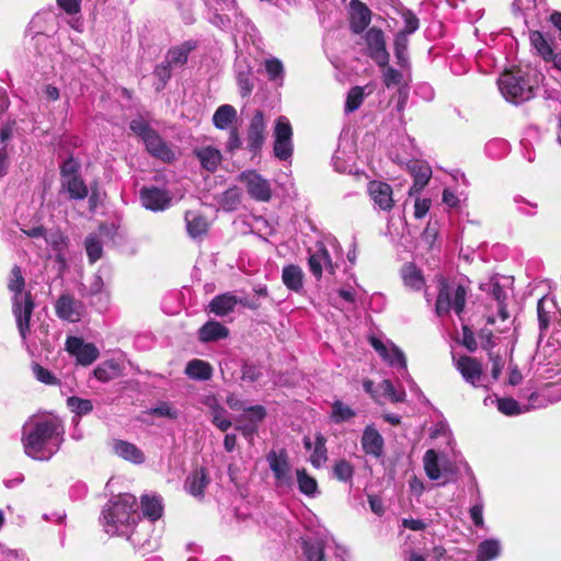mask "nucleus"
I'll return each instance as SVG.
<instances>
[{
	"mask_svg": "<svg viewBox=\"0 0 561 561\" xmlns=\"http://www.w3.org/2000/svg\"><path fill=\"white\" fill-rule=\"evenodd\" d=\"M62 421L57 416L30 419L23 426L21 442L26 456L49 460L60 449L65 438Z\"/></svg>",
	"mask_w": 561,
	"mask_h": 561,
	"instance_id": "1",
	"label": "nucleus"
},
{
	"mask_svg": "<svg viewBox=\"0 0 561 561\" xmlns=\"http://www.w3.org/2000/svg\"><path fill=\"white\" fill-rule=\"evenodd\" d=\"M137 507L134 495L128 493L119 495L103 510L104 530L112 536H125L135 546H142L145 540L139 536V528L147 529L150 525L141 522Z\"/></svg>",
	"mask_w": 561,
	"mask_h": 561,
	"instance_id": "2",
	"label": "nucleus"
},
{
	"mask_svg": "<svg viewBox=\"0 0 561 561\" xmlns=\"http://www.w3.org/2000/svg\"><path fill=\"white\" fill-rule=\"evenodd\" d=\"M25 282L19 266H13L10 273L8 288L13 294L12 312L15 318L19 333L26 341L30 333V319L34 310L31 293L24 290Z\"/></svg>",
	"mask_w": 561,
	"mask_h": 561,
	"instance_id": "3",
	"label": "nucleus"
},
{
	"mask_svg": "<svg viewBox=\"0 0 561 561\" xmlns=\"http://www.w3.org/2000/svg\"><path fill=\"white\" fill-rule=\"evenodd\" d=\"M497 85L506 101L520 104L535 96L537 80L529 72L517 69L501 75Z\"/></svg>",
	"mask_w": 561,
	"mask_h": 561,
	"instance_id": "4",
	"label": "nucleus"
},
{
	"mask_svg": "<svg viewBox=\"0 0 561 561\" xmlns=\"http://www.w3.org/2000/svg\"><path fill=\"white\" fill-rule=\"evenodd\" d=\"M481 289L485 290L491 298V301L486 305V323L495 325L500 323L496 330L499 332H505L510 329V314L506 310V293L503 287L495 280H490L486 284L481 285Z\"/></svg>",
	"mask_w": 561,
	"mask_h": 561,
	"instance_id": "5",
	"label": "nucleus"
},
{
	"mask_svg": "<svg viewBox=\"0 0 561 561\" xmlns=\"http://www.w3.org/2000/svg\"><path fill=\"white\" fill-rule=\"evenodd\" d=\"M467 291L463 286L449 284L442 279L438 286V295L435 304L437 316L443 317L451 310L458 316L462 312L466 304Z\"/></svg>",
	"mask_w": 561,
	"mask_h": 561,
	"instance_id": "6",
	"label": "nucleus"
},
{
	"mask_svg": "<svg viewBox=\"0 0 561 561\" xmlns=\"http://www.w3.org/2000/svg\"><path fill=\"white\" fill-rule=\"evenodd\" d=\"M266 461L274 477L275 489L283 493L290 492L294 486V477L287 451L271 450L266 455Z\"/></svg>",
	"mask_w": 561,
	"mask_h": 561,
	"instance_id": "7",
	"label": "nucleus"
},
{
	"mask_svg": "<svg viewBox=\"0 0 561 561\" xmlns=\"http://www.w3.org/2000/svg\"><path fill=\"white\" fill-rule=\"evenodd\" d=\"M293 128L286 116L276 119L274 128V154L279 160H288L293 154Z\"/></svg>",
	"mask_w": 561,
	"mask_h": 561,
	"instance_id": "8",
	"label": "nucleus"
},
{
	"mask_svg": "<svg viewBox=\"0 0 561 561\" xmlns=\"http://www.w3.org/2000/svg\"><path fill=\"white\" fill-rule=\"evenodd\" d=\"M248 194L257 202H268L272 197V188L270 182L255 171H244L239 175Z\"/></svg>",
	"mask_w": 561,
	"mask_h": 561,
	"instance_id": "9",
	"label": "nucleus"
},
{
	"mask_svg": "<svg viewBox=\"0 0 561 561\" xmlns=\"http://www.w3.org/2000/svg\"><path fill=\"white\" fill-rule=\"evenodd\" d=\"M266 124L262 111H255L247 129V149L257 156L266 139Z\"/></svg>",
	"mask_w": 561,
	"mask_h": 561,
	"instance_id": "10",
	"label": "nucleus"
},
{
	"mask_svg": "<svg viewBox=\"0 0 561 561\" xmlns=\"http://www.w3.org/2000/svg\"><path fill=\"white\" fill-rule=\"evenodd\" d=\"M265 416L266 410L263 405L247 407L239 417L238 422L240 424L237 425L236 428L240 431L247 439H252Z\"/></svg>",
	"mask_w": 561,
	"mask_h": 561,
	"instance_id": "11",
	"label": "nucleus"
},
{
	"mask_svg": "<svg viewBox=\"0 0 561 561\" xmlns=\"http://www.w3.org/2000/svg\"><path fill=\"white\" fill-rule=\"evenodd\" d=\"M368 56L379 66L386 67L389 64V53L386 48L383 32L371 27L365 35Z\"/></svg>",
	"mask_w": 561,
	"mask_h": 561,
	"instance_id": "12",
	"label": "nucleus"
},
{
	"mask_svg": "<svg viewBox=\"0 0 561 561\" xmlns=\"http://www.w3.org/2000/svg\"><path fill=\"white\" fill-rule=\"evenodd\" d=\"M55 310L61 320L71 323L80 321L85 313L83 302L68 294H64L58 298Z\"/></svg>",
	"mask_w": 561,
	"mask_h": 561,
	"instance_id": "13",
	"label": "nucleus"
},
{
	"mask_svg": "<svg viewBox=\"0 0 561 561\" xmlns=\"http://www.w3.org/2000/svg\"><path fill=\"white\" fill-rule=\"evenodd\" d=\"M423 466L428 479L436 481L444 478L440 484H446L449 481L447 474L455 472L451 462L444 461L440 463L438 455L434 449L426 450L423 457Z\"/></svg>",
	"mask_w": 561,
	"mask_h": 561,
	"instance_id": "14",
	"label": "nucleus"
},
{
	"mask_svg": "<svg viewBox=\"0 0 561 561\" xmlns=\"http://www.w3.org/2000/svg\"><path fill=\"white\" fill-rule=\"evenodd\" d=\"M66 350L83 366L91 365L100 355L98 347L92 343H85L77 336H69L66 341Z\"/></svg>",
	"mask_w": 561,
	"mask_h": 561,
	"instance_id": "15",
	"label": "nucleus"
},
{
	"mask_svg": "<svg viewBox=\"0 0 561 561\" xmlns=\"http://www.w3.org/2000/svg\"><path fill=\"white\" fill-rule=\"evenodd\" d=\"M370 344L380 357L386 360L389 365L398 368L405 369L407 360L403 352L399 350L391 342H382L381 340L373 336L370 337Z\"/></svg>",
	"mask_w": 561,
	"mask_h": 561,
	"instance_id": "16",
	"label": "nucleus"
},
{
	"mask_svg": "<svg viewBox=\"0 0 561 561\" xmlns=\"http://www.w3.org/2000/svg\"><path fill=\"white\" fill-rule=\"evenodd\" d=\"M457 370L461 374L466 382L473 387L480 386V381L483 374L482 364L474 357L460 356L454 358Z\"/></svg>",
	"mask_w": 561,
	"mask_h": 561,
	"instance_id": "17",
	"label": "nucleus"
},
{
	"mask_svg": "<svg viewBox=\"0 0 561 561\" xmlns=\"http://www.w3.org/2000/svg\"><path fill=\"white\" fill-rule=\"evenodd\" d=\"M140 199L147 209L153 211L164 210L171 203V196L167 191L153 186L144 187L140 191Z\"/></svg>",
	"mask_w": 561,
	"mask_h": 561,
	"instance_id": "18",
	"label": "nucleus"
},
{
	"mask_svg": "<svg viewBox=\"0 0 561 561\" xmlns=\"http://www.w3.org/2000/svg\"><path fill=\"white\" fill-rule=\"evenodd\" d=\"M364 453L374 458H380L383 455L385 440L379 431L373 425H367L360 438Z\"/></svg>",
	"mask_w": 561,
	"mask_h": 561,
	"instance_id": "19",
	"label": "nucleus"
},
{
	"mask_svg": "<svg viewBox=\"0 0 561 561\" xmlns=\"http://www.w3.org/2000/svg\"><path fill=\"white\" fill-rule=\"evenodd\" d=\"M368 192L379 209L389 211L393 207L392 188L388 183L373 181L369 183Z\"/></svg>",
	"mask_w": 561,
	"mask_h": 561,
	"instance_id": "20",
	"label": "nucleus"
},
{
	"mask_svg": "<svg viewBox=\"0 0 561 561\" xmlns=\"http://www.w3.org/2000/svg\"><path fill=\"white\" fill-rule=\"evenodd\" d=\"M111 447H112L113 453L117 457H119L126 461H129L134 465H141L146 460V456H145L144 451L139 447H137L135 444L129 443L127 440L114 439L111 443Z\"/></svg>",
	"mask_w": 561,
	"mask_h": 561,
	"instance_id": "21",
	"label": "nucleus"
},
{
	"mask_svg": "<svg viewBox=\"0 0 561 561\" xmlns=\"http://www.w3.org/2000/svg\"><path fill=\"white\" fill-rule=\"evenodd\" d=\"M351 10V30L359 34L370 23L371 12L368 7L359 0H352L350 2Z\"/></svg>",
	"mask_w": 561,
	"mask_h": 561,
	"instance_id": "22",
	"label": "nucleus"
},
{
	"mask_svg": "<svg viewBox=\"0 0 561 561\" xmlns=\"http://www.w3.org/2000/svg\"><path fill=\"white\" fill-rule=\"evenodd\" d=\"M309 268L314 277L320 278L325 267L330 273L334 272L331 256L325 247L321 243L317 247L314 253L309 256Z\"/></svg>",
	"mask_w": 561,
	"mask_h": 561,
	"instance_id": "23",
	"label": "nucleus"
},
{
	"mask_svg": "<svg viewBox=\"0 0 561 561\" xmlns=\"http://www.w3.org/2000/svg\"><path fill=\"white\" fill-rule=\"evenodd\" d=\"M205 404L209 409L211 423L222 432L228 431L232 425L228 411L218 403L215 397H208Z\"/></svg>",
	"mask_w": 561,
	"mask_h": 561,
	"instance_id": "24",
	"label": "nucleus"
},
{
	"mask_svg": "<svg viewBox=\"0 0 561 561\" xmlns=\"http://www.w3.org/2000/svg\"><path fill=\"white\" fill-rule=\"evenodd\" d=\"M305 274L300 266L289 264L283 267V284L291 291L300 293L304 289Z\"/></svg>",
	"mask_w": 561,
	"mask_h": 561,
	"instance_id": "25",
	"label": "nucleus"
},
{
	"mask_svg": "<svg viewBox=\"0 0 561 561\" xmlns=\"http://www.w3.org/2000/svg\"><path fill=\"white\" fill-rule=\"evenodd\" d=\"M383 68V83L387 88L398 87L400 94V104H402L407 98L408 91V79L404 78L403 72L387 65Z\"/></svg>",
	"mask_w": 561,
	"mask_h": 561,
	"instance_id": "26",
	"label": "nucleus"
},
{
	"mask_svg": "<svg viewBox=\"0 0 561 561\" xmlns=\"http://www.w3.org/2000/svg\"><path fill=\"white\" fill-rule=\"evenodd\" d=\"M144 142L147 150L154 157H158L163 161H170L173 159V152L154 130L144 139Z\"/></svg>",
	"mask_w": 561,
	"mask_h": 561,
	"instance_id": "27",
	"label": "nucleus"
},
{
	"mask_svg": "<svg viewBox=\"0 0 561 561\" xmlns=\"http://www.w3.org/2000/svg\"><path fill=\"white\" fill-rule=\"evenodd\" d=\"M239 302L237 296L231 293H225L216 296L209 302L210 312L215 313L218 317H224L229 312L233 311L234 307Z\"/></svg>",
	"mask_w": 561,
	"mask_h": 561,
	"instance_id": "28",
	"label": "nucleus"
},
{
	"mask_svg": "<svg viewBox=\"0 0 561 561\" xmlns=\"http://www.w3.org/2000/svg\"><path fill=\"white\" fill-rule=\"evenodd\" d=\"M409 168L414 178V184L410 188V194H412L413 192L421 191L427 184L432 176V169L422 161H413Z\"/></svg>",
	"mask_w": 561,
	"mask_h": 561,
	"instance_id": "29",
	"label": "nucleus"
},
{
	"mask_svg": "<svg viewBox=\"0 0 561 561\" xmlns=\"http://www.w3.org/2000/svg\"><path fill=\"white\" fill-rule=\"evenodd\" d=\"M196 45L193 42H185L168 50L165 60L173 67H182L186 64L188 54L195 49Z\"/></svg>",
	"mask_w": 561,
	"mask_h": 561,
	"instance_id": "30",
	"label": "nucleus"
},
{
	"mask_svg": "<svg viewBox=\"0 0 561 561\" xmlns=\"http://www.w3.org/2000/svg\"><path fill=\"white\" fill-rule=\"evenodd\" d=\"M296 480L300 493L308 497L319 495V486L317 480L310 476L305 468L296 469Z\"/></svg>",
	"mask_w": 561,
	"mask_h": 561,
	"instance_id": "31",
	"label": "nucleus"
},
{
	"mask_svg": "<svg viewBox=\"0 0 561 561\" xmlns=\"http://www.w3.org/2000/svg\"><path fill=\"white\" fill-rule=\"evenodd\" d=\"M195 153L202 167L210 172L215 171L222 160L221 152L211 146L196 149Z\"/></svg>",
	"mask_w": 561,
	"mask_h": 561,
	"instance_id": "32",
	"label": "nucleus"
},
{
	"mask_svg": "<svg viewBox=\"0 0 561 561\" xmlns=\"http://www.w3.org/2000/svg\"><path fill=\"white\" fill-rule=\"evenodd\" d=\"M502 545L499 539H486L478 545L476 561H492L501 554Z\"/></svg>",
	"mask_w": 561,
	"mask_h": 561,
	"instance_id": "33",
	"label": "nucleus"
},
{
	"mask_svg": "<svg viewBox=\"0 0 561 561\" xmlns=\"http://www.w3.org/2000/svg\"><path fill=\"white\" fill-rule=\"evenodd\" d=\"M228 329L217 321L206 322L198 331V337L202 342H211L228 336Z\"/></svg>",
	"mask_w": 561,
	"mask_h": 561,
	"instance_id": "34",
	"label": "nucleus"
},
{
	"mask_svg": "<svg viewBox=\"0 0 561 561\" xmlns=\"http://www.w3.org/2000/svg\"><path fill=\"white\" fill-rule=\"evenodd\" d=\"M185 222L187 233L194 239L205 234L208 230L207 220L196 211H186Z\"/></svg>",
	"mask_w": 561,
	"mask_h": 561,
	"instance_id": "35",
	"label": "nucleus"
},
{
	"mask_svg": "<svg viewBox=\"0 0 561 561\" xmlns=\"http://www.w3.org/2000/svg\"><path fill=\"white\" fill-rule=\"evenodd\" d=\"M185 374L195 380H208L213 376V367L202 359H192L187 363Z\"/></svg>",
	"mask_w": 561,
	"mask_h": 561,
	"instance_id": "36",
	"label": "nucleus"
},
{
	"mask_svg": "<svg viewBox=\"0 0 561 561\" xmlns=\"http://www.w3.org/2000/svg\"><path fill=\"white\" fill-rule=\"evenodd\" d=\"M141 510L144 516L150 522L159 519L163 512L161 497L158 495H144L141 497Z\"/></svg>",
	"mask_w": 561,
	"mask_h": 561,
	"instance_id": "37",
	"label": "nucleus"
},
{
	"mask_svg": "<svg viewBox=\"0 0 561 561\" xmlns=\"http://www.w3.org/2000/svg\"><path fill=\"white\" fill-rule=\"evenodd\" d=\"M61 186L72 199H84L88 196V188L80 175L61 180Z\"/></svg>",
	"mask_w": 561,
	"mask_h": 561,
	"instance_id": "38",
	"label": "nucleus"
},
{
	"mask_svg": "<svg viewBox=\"0 0 561 561\" xmlns=\"http://www.w3.org/2000/svg\"><path fill=\"white\" fill-rule=\"evenodd\" d=\"M209 480L204 469L191 473L185 481V489L194 496L203 494Z\"/></svg>",
	"mask_w": 561,
	"mask_h": 561,
	"instance_id": "39",
	"label": "nucleus"
},
{
	"mask_svg": "<svg viewBox=\"0 0 561 561\" xmlns=\"http://www.w3.org/2000/svg\"><path fill=\"white\" fill-rule=\"evenodd\" d=\"M237 118V111L232 105H220L214 116L213 123L218 129H227Z\"/></svg>",
	"mask_w": 561,
	"mask_h": 561,
	"instance_id": "40",
	"label": "nucleus"
},
{
	"mask_svg": "<svg viewBox=\"0 0 561 561\" xmlns=\"http://www.w3.org/2000/svg\"><path fill=\"white\" fill-rule=\"evenodd\" d=\"M393 45L397 64L401 68L408 69L410 67L408 55L409 37L404 33H397Z\"/></svg>",
	"mask_w": 561,
	"mask_h": 561,
	"instance_id": "41",
	"label": "nucleus"
},
{
	"mask_svg": "<svg viewBox=\"0 0 561 561\" xmlns=\"http://www.w3.org/2000/svg\"><path fill=\"white\" fill-rule=\"evenodd\" d=\"M237 82L242 96H249L252 93L254 81L249 66L242 67L241 64L237 65Z\"/></svg>",
	"mask_w": 561,
	"mask_h": 561,
	"instance_id": "42",
	"label": "nucleus"
},
{
	"mask_svg": "<svg viewBox=\"0 0 561 561\" xmlns=\"http://www.w3.org/2000/svg\"><path fill=\"white\" fill-rule=\"evenodd\" d=\"M401 275L404 285L413 290H420L424 286L421 272L412 264L404 265Z\"/></svg>",
	"mask_w": 561,
	"mask_h": 561,
	"instance_id": "43",
	"label": "nucleus"
},
{
	"mask_svg": "<svg viewBox=\"0 0 561 561\" xmlns=\"http://www.w3.org/2000/svg\"><path fill=\"white\" fill-rule=\"evenodd\" d=\"M355 415V410L343 401L336 400L332 403L330 416L334 423L340 424L347 422Z\"/></svg>",
	"mask_w": 561,
	"mask_h": 561,
	"instance_id": "44",
	"label": "nucleus"
},
{
	"mask_svg": "<svg viewBox=\"0 0 561 561\" xmlns=\"http://www.w3.org/2000/svg\"><path fill=\"white\" fill-rule=\"evenodd\" d=\"M325 442V437L321 433H317L314 446L310 455V462L316 468H320L328 459Z\"/></svg>",
	"mask_w": 561,
	"mask_h": 561,
	"instance_id": "45",
	"label": "nucleus"
},
{
	"mask_svg": "<svg viewBox=\"0 0 561 561\" xmlns=\"http://www.w3.org/2000/svg\"><path fill=\"white\" fill-rule=\"evenodd\" d=\"M84 245L90 263H95L101 259L103 253V243L99 237L94 234L88 236Z\"/></svg>",
	"mask_w": 561,
	"mask_h": 561,
	"instance_id": "46",
	"label": "nucleus"
},
{
	"mask_svg": "<svg viewBox=\"0 0 561 561\" xmlns=\"http://www.w3.org/2000/svg\"><path fill=\"white\" fill-rule=\"evenodd\" d=\"M529 41L531 43V46L543 59L549 58V56H551V53L553 50L540 32H531L529 35Z\"/></svg>",
	"mask_w": 561,
	"mask_h": 561,
	"instance_id": "47",
	"label": "nucleus"
},
{
	"mask_svg": "<svg viewBox=\"0 0 561 561\" xmlns=\"http://www.w3.org/2000/svg\"><path fill=\"white\" fill-rule=\"evenodd\" d=\"M68 408L77 415H85L92 411V402L88 399H81L78 397H70L67 399Z\"/></svg>",
	"mask_w": 561,
	"mask_h": 561,
	"instance_id": "48",
	"label": "nucleus"
},
{
	"mask_svg": "<svg viewBox=\"0 0 561 561\" xmlns=\"http://www.w3.org/2000/svg\"><path fill=\"white\" fill-rule=\"evenodd\" d=\"M118 367L114 362H105L99 365L93 374L95 378L100 381H108L112 380L117 375Z\"/></svg>",
	"mask_w": 561,
	"mask_h": 561,
	"instance_id": "49",
	"label": "nucleus"
},
{
	"mask_svg": "<svg viewBox=\"0 0 561 561\" xmlns=\"http://www.w3.org/2000/svg\"><path fill=\"white\" fill-rule=\"evenodd\" d=\"M264 65L270 80L276 81L284 79V66L278 58H268L265 60Z\"/></svg>",
	"mask_w": 561,
	"mask_h": 561,
	"instance_id": "50",
	"label": "nucleus"
},
{
	"mask_svg": "<svg viewBox=\"0 0 561 561\" xmlns=\"http://www.w3.org/2000/svg\"><path fill=\"white\" fill-rule=\"evenodd\" d=\"M364 100V90L362 87H354L350 90L345 103V112L352 113L356 111Z\"/></svg>",
	"mask_w": 561,
	"mask_h": 561,
	"instance_id": "51",
	"label": "nucleus"
},
{
	"mask_svg": "<svg viewBox=\"0 0 561 561\" xmlns=\"http://www.w3.org/2000/svg\"><path fill=\"white\" fill-rule=\"evenodd\" d=\"M379 387L382 394L388 397L391 402H403L405 400V391L397 390L390 380H382Z\"/></svg>",
	"mask_w": 561,
	"mask_h": 561,
	"instance_id": "52",
	"label": "nucleus"
},
{
	"mask_svg": "<svg viewBox=\"0 0 561 561\" xmlns=\"http://www.w3.org/2000/svg\"><path fill=\"white\" fill-rule=\"evenodd\" d=\"M304 550L307 561H330L324 554L322 545L319 542H305Z\"/></svg>",
	"mask_w": 561,
	"mask_h": 561,
	"instance_id": "53",
	"label": "nucleus"
},
{
	"mask_svg": "<svg viewBox=\"0 0 561 561\" xmlns=\"http://www.w3.org/2000/svg\"><path fill=\"white\" fill-rule=\"evenodd\" d=\"M333 472L336 479L346 482L352 479L354 468L348 461L340 460L335 463Z\"/></svg>",
	"mask_w": 561,
	"mask_h": 561,
	"instance_id": "54",
	"label": "nucleus"
},
{
	"mask_svg": "<svg viewBox=\"0 0 561 561\" xmlns=\"http://www.w3.org/2000/svg\"><path fill=\"white\" fill-rule=\"evenodd\" d=\"M497 409L499 411L506 415H515L523 412L518 402L511 398L499 399Z\"/></svg>",
	"mask_w": 561,
	"mask_h": 561,
	"instance_id": "55",
	"label": "nucleus"
},
{
	"mask_svg": "<svg viewBox=\"0 0 561 561\" xmlns=\"http://www.w3.org/2000/svg\"><path fill=\"white\" fill-rule=\"evenodd\" d=\"M32 371L35 376V378L45 383V385H56L57 378L46 368L41 366L39 364H33L32 365Z\"/></svg>",
	"mask_w": 561,
	"mask_h": 561,
	"instance_id": "56",
	"label": "nucleus"
},
{
	"mask_svg": "<svg viewBox=\"0 0 561 561\" xmlns=\"http://www.w3.org/2000/svg\"><path fill=\"white\" fill-rule=\"evenodd\" d=\"M45 241L47 244L51 245L55 251H62L67 247V237H65L61 232L55 231L45 236Z\"/></svg>",
	"mask_w": 561,
	"mask_h": 561,
	"instance_id": "57",
	"label": "nucleus"
},
{
	"mask_svg": "<svg viewBox=\"0 0 561 561\" xmlns=\"http://www.w3.org/2000/svg\"><path fill=\"white\" fill-rule=\"evenodd\" d=\"M404 27L399 33H404L405 36L413 34L419 28V19L411 11H405L402 14Z\"/></svg>",
	"mask_w": 561,
	"mask_h": 561,
	"instance_id": "58",
	"label": "nucleus"
},
{
	"mask_svg": "<svg viewBox=\"0 0 561 561\" xmlns=\"http://www.w3.org/2000/svg\"><path fill=\"white\" fill-rule=\"evenodd\" d=\"M130 129L142 140L153 130L142 118H135L130 122Z\"/></svg>",
	"mask_w": 561,
	"mask_h": 561,
	"instance_id": "59",
	"label": "nucleus"
},
{
	"mask_svg": "<svg viewBox=\"0 0 561 561\" xmlns=\"http://www.w3.org/2000/svg\"><path fill=\"white\" fill-rule=\"evenodd\" d=\"M469 514H470V517L473 522V524L479 527V528H483L484 527V519H483V503L481 501V499H479L477 501V503H474L470 511H469Z\"/></svg>",
	"mask_w": 561,
	"mask_h": 561,
	"instance_id": "60",
	"label": "nucleus"
},
{
	"mask_svg": "<svg viewBox=\"0 0 561 561\" xmlns=\"http://www.w3.org/2000/svg\"><path fill=\"white\" fill-rule=\"evenodd\" d=\"M81 2L82 0H56L57 5L69 15L81 11Z\"/></svg>",
	"mask_w": 561,
	"mask_h": 561,
	"instance_id": "61",
	"label": "nucleus"
},
{
	"mask_svg": "<svg viewBox=\"0 0 561 561\" xmlns=\"http://www.w3.org/2000/svg\"><path fill=\"white\" fill-rule=\"evenodd\" d=\"M171 68H173L165 59L163 62L158 65L154 69V76L159 78V80L165 84L167 81L171 78Z\"/></svg>",
	"mask_w": 561,
	"mask_h": 561,
	"instance_id": "62",
	"label": "nucleus"
},
{
	"mask_svg": "<svg viewBox=\"0 0 561 561\" xmlns=\"http://www.w3.org/2000/svg\"><path fill=\"white\" fill-rule=\"evenodd\" d=\"M262 373L261 369L254 365L245 364L242 367V379L251 382L259 380Z\"/></svg>",
	"mask_w": 561,
	"mask_h": 561,
	"instance_id": "63",
	"label": "nucleus"
},
{
	"mask_svg": "<svg viewBox=\"0 0 561 561\" xmlns=\"http://www.w3.org/2000/svg\"><path fill=\"white\" fill-rule=\"evenodd\" d=\"M60 174L61 180L79 176L77 163L72 159L65 161L61 165Z\"/></svg>",
	"mask_w": 561,
	"mask_h": 561,
	"instance_id": "64",
	"label": "nucleus"
}]
</instances>
